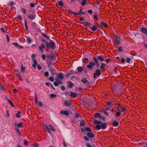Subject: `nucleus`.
<instances>
[{"instance_id": "obj_1", "label": "nucleus", "mask_w": 147, "mask_h": 147, "mask_svg": "<svg viewBox=\"0 0 147 147\" xmlns=\"http://www.w3.org/2000/svg\"><path fill=\"white\" fill-rule=\"evenodd\" d=\"M49 41L50 42H48L46 45L47 49L54 50L56 47L55 43L53 40H50Z\"/></svg>"}, {"instance_id": "obj_2", "label": "nucleus", "mask_w": 147, "mask_h": 147, "mask_svg": "<svg viewBox=\"0 0 147 147\" xmlns=\"http://www.w3.org/2000/svg\"><path fill=\"white\" fill-rule=\"evenodd\" d=\"M93 59L94 62L91 61L89 62V64L86 66V67L90 70H92L93 69V67L96 65V63L99 62L97 58L95 57H93Z\"/></svg>"}, {"instance_id": "obj_3", "label": "nucleus", "mask_w": 147, "mask_h": 147, "mask_svg": "<svg viewBox=\"0 0 147 147\" xmlns=\"http://www.w3.org/2000/svg\"><path fill=\"white\" fill-rule=\"evenodd\" d=\"M27 16L29 19L32 20L35 19L36 16L34 13H32L28 14Z\"/></svg>"}, {"instance_id": "obj_4", "label": "nucleus", "mask_w": 147, "mask_h": 147, "mask_svg": "<svg viewBox=\"0 0 147 147\" xmlns=\"http://www.w3.org/2000/svg\"><path fill=\"white\" fill-rule=\"evenodd\" d=\"M77 73V72H74L73 70H71L69 71H68L66 72V74L65 77L66 78L68 77L70 75H71L72 74H76Z\"/></svg>"}, {"instance_id": "obj_5", "label": "nucleus", "mask_w": 147, "mask_h": 147, "mask_svg": "<svg viewBox=\"0 0 147 147\" xmlns=\"http://www.w3.org/2000/svg\"><path fill=\"white\" fill-rule=\"evenodd\" d=\"M100 113H96L94 115V116L96 118L98 117L100 119H102L103 121H105V118L103 116L100 115Z\"/></svg>"}, {"instance_id": "obj_6", "label": "nucleus", "mask_w": 147, "mask_h": 147, "mask_svg": "<svg viewBox=\"0 0 147 147\" xmlns=\"http://www.w3.org/2000/svg\"><path fill=\"white\" fill-rule=\"evenodd\" d=\"M50 72L52 75L53 76L56 74V69L54 67L52 66H50Z\"/></svg>"}, {"instance_id": "obj_7", "label": "nucleus", "mask_w": 147, "mask_h": 147, "mask_svg": "<svg viewBox=\"0 0 147 147\" xmlns=\"http://www.w3.org/2000/svg\"><path fill=\"white\" fill-rule=\"evenodd\" d=\"M64 105L65 107H69L71 106V108L74 109V107L71 105V103L69 100H66L64 102Z\"/></svg>"}, {"instance_id": "obj_8", "label": "nucleus", "mask_w": 147, "mask_h": 147, "mask_svg": "<svg viewBox=\"0 0 147 147\" xmlns=\"http://www.w3.org/2000/svg\"><path fill=\"white\" fill-rule=\"evenodd\" d=\"M46 47V45H43L42 44H41L38 47L39 50L41 52L43 51V49H44Z\"/></svg>"}, {"instance_id": "obj_9", "label": "nucleus", "mask_w": 147, "mask_h": 147, "mask_svg": "<svg viewBox=\"0 0 147 147\" xmlns=\"http://www.w3.org/2000/svg\"><path fill=\"white\" fill-rule=\"evenodd\" d=\"M141 31L143 34L147 35V29L144 27H142L140 29Z\"/></svg>"}, {"instance_id": "obj_10", "label": "nucleus", "mask_w": 147, "mask_h": 147, "mask_svg": "<svg viewBox=\"0 0 147 147\" xmlns=\"http://www.w3.org/2000/svg\"><path fill=\"white\" fill-rule=\"evenodd\" d=\"M101 129H105L108 127V125L106 123H101Z\"/></svg>"}, {"instance_id": "obj_11", "label": "nucleus", "mask_w": 147, "mask_h": 147, "mask_svg": "<svg viewBox=\"0 0 147 147\" xmlns=\"http://www.w3.org/2000/svg\"><path fill=\"white\" fill-rule=\"evenodd\" d=\"M15 72L20 80H22V79L21 77V74L19 71L18 70H17L15 71Z\"/></svg>"}, {"instance_id": "obj_12", "label": "nucleus", "mask_w": 147, "mask_h": 147, "mask_svg": "<svg viewBox=\"0 0 147 147\" xmlns=\"http://www.w3.org/2000/svg\"><path fill=\"white\" fill-rule=\"evenodd\" d=\"M78 1L80 2L82 6H84L87 3V2L86 0H78Z\"/></svg>"}, {"instance_id": "obj_13", "label": "nucleus", "mask_w": 147, "mask_h": 147, "mask_svg": "<svg viewBox=\"0 0 147 147\" xmlns=\"http://www.w3.org/2000/svg\"><path fill=\"white\" fill-rule=\"evenodd\" d=\"M87 136L88 137L91 139L93 138L94 137V134L90 132L87 133Z\"/></svg>"}, {"instance_id": "obj_14", "label": "nucleus", "mask_w": 147, "mask_h": 147, "mask_svg": "<svg viewBox=\"0 0 147 147\" xmlns=\"http://www.w3.org/2000/svg\"><path fill=\"white\" fill-rule=\"evenodd\" d=\"M81 24H83L84 26H89L90 25V24L89 22L85 21H84V22L81 23Z\"/></svg>"}, {"instance_id": "obj_15", "label": "nucleus", "mask_w": 147, "mask_h": 147, "mask_svg": "<svg viewBox=\"0 0 147 147\" xmlns=\"http://www.w3.org/2000/svg\"><path fill=\"white\" fill-rule=\"evenodd\" d=\"M60 113L61 114H62L63 115H65L66 116H68L69 114L68 112L66 110L65 111H61Z\"/></svg>"}, {"instance_id": "obj_16", "label": "nucleus", "mask_w": 147, "mask_h": 147, "mask_svg": "<svg viewBox=\"0 0 147 147\" xmlns=\"http://www.w3.org/2000/svg\"><path fill=\"white\" fill-rule=\"evenodd\" d=\"M33 63L32 65V67L34 69H35L36 68V67L37 64V61L35 59H33Z\"/></svg>"}, {"instance_id": "obj_17", "label": "nucleus", "mask_w": 147, "mask_h": 147, "mask_svg": "<svg viewBox=\"0 0 147 147\" xmlns=\"http://www.w3.org/2000/svg\"><path fill=\"white\" fill-rule=\"evenodd\" d=\"M97 58L100 61H102L104 60V57L102 55L98 56Z\"/></svg>"}, {"instance_id": "obj_18", "label": "nucleus", "mask_w": 147, "mask_h": 147, "mask_svg": "<svg viewBox=\"0 0 147 147\" xmlns=\"http://www.w3.org/2000/svg\"><path fill=\"white\" fill-rule=\"evenodd\" d=\"M47 58L48 59H50L52 60H55L56 59V58H55V57L53 56H52V55H47Z\"/></svg>"}, {"instance_id": "obj_19", "label": "nucleus", "mask_w": 147, "mask_h": 147, "mask_svg": "<svg viewBox=\"0 0 147 147\" xmlns=\"http://www.w3.org/2000/svg\"><path fill=\"white\" fill-rule=\"evenodd\" d=\"M95 73L96 75V76H99L101 74V72L100 69H97L96 70Z\"/></svg>"}, {"instance_id": "obj_20", "label": "nucleus", "mask_w": 147, "mask_h": 147, "mask_svg": "<svg viewBox=\"0 0 147 147\" xmlns=\"http://www.w3.org/2000/svg\"><path fill=\"white\" fill-rule=\"evenodd\" d=\"M70 93V94L69 95L72 98H75L77 97V94L76 93L72 92H71Z\"/></svg>"}, {"instance_id": "obj_21", "label": "nucleus", "mask_w": 147, "mask_h": 147, "mask_svg": "<svg viewBox=\"0 0 147 147\" xmlns=\"http://www.w3.org/2000/svg\"><path fill=\"white\" fill-rule=\"evenodd\" d=\"M68 87L69 88H71L73 86V83L70 81H67Z\"/></svg>"}, {"instance_id": "obj_22", "label": "nucleus", "mask_w": 147, "mask_h": 147, "mask_svg": "<svg viewBox=\"0 0 147 147\" xmlns=\"http://www.w3.org/2000/svg\"><path fill=\"white\" fill-rule=\"evenodd\" d=\"M99 15V13L97 12H96L93 16L94 18L95 19L97 20H98V16Z\"/></svg>"}, {"instance_id": "obj_23", "label": "nucleus", "mask_w": 147, "mask_h": 147, "mask_svg": "<svg viewBox=\"0 0 147 147\" xmlns=\"http://www.w3.org/2000/svg\"><path fill=\"white\" fill-rule=\"evenodd\" d=\"M49 129L53 131H55L56 130L55 128L51 125H49Z\"/></svg>"}, {"instance_id": "obj_24", "label": "nucleus", "mask_w": 147, "mask_h": 147, "mask_svg": "<svg viewBox=\"0 0 147 147\" xmlns=\"http://www.w3.org/2000/svg\"><path fill=\"white\" fill-rule=\"evenodd\" d=\"M90 28H91L92 30L94 31H96L98 29L97 27L95 25H93L92 27H90Z\"/></svg>"}, {"instance_id": "obj_25", "label": "nucleus", "mask_w": 147, "mask_h": 147, "mask_svg": "<svg viewBox=\"0 0 147 147\" xmlns=\"http://www.w3.org/2000/svg\"><path fill=\"white\" fill-rule=\"evenodd\" d=\"M22 65L21 66V72L24 74L25 73V68L24 67L22 66V64L21 63Z\"/></svg>"}, {"instance_id": "obj_26", "label": "nucleus", "mask_w": 147, "mask_h": 147, "mask_svg": "<svg viewBox=\"0 0 147 147\" xmlns=\"http://www.w3.org/2000/svg\"><path fill=\"white\" fill-rule=\"evenodd\" d=\"M105 66V64L104 63H102L100 67V69L102 71L104 69Z\"/></svg>"}, {"instance_id": "obj_27", "label": "nucleus", "mask_w": 147, "mask_h": 147, "mask_svg": "<svg viewBox=\"0 0 147 147\" xmlns=\"http://www.w3.org/2000/svg\"><path fill=\"white\" fill-rule=\"evenodd\" d=\"M114 127H117L119 125V123L116 121H114L112 123Z\"/></svg>"}, {"instance_id": "obj_28", "label": "nucleus", "mask_w": 147, "mask_h": 147, "mask_svg": "<svg viewBox=\"0 0 147 147\" xmlns=\"http://www.w3.org/2000/svg\"><path fill=\"white\" fill-rule=\"evenodd\" d=\"M78 71L79 73H81L83 70V68L81 66H79L77 67Z\"/></svg>"}, {"instance_id": "obj_29", "label": "nucleus", "mask_w": 147, "mask_h": 147, "mask_svg": "<svg viewBox=\"0 0 147 147\" xmlns=\"http://www.w3.org/2000/svg\"><path fill=\"white\" fill-rule=\"evenodd\" d=\"M42 35L43 37H45L46 38L48 39L49 40H50V38L49 36L47 35L46 34L43 33H42Z\"/></svg>"}, {"instance_id": "obj_30", "label": "nucleus", "mask_w": 147, "mask_h": 147, "mask_svg": "<svg viewBox=\"0 0 147 147\" xmlns=\"http://www.w3.org/2000/svg\"><path fill=\"white\" fill-rule=\"evenodd\" d=\"M81 81L84 84H86L87 82V80L86 78H84L81 79Z\"/></svg>"}, {"instance_id": "obj_31", "label": "nucleus", "mask_w": 147, "mask_h": 147, "mask_svg": "<svg viewBox=\"0 0 147 147\" xmlns=\"http://www.w3.org/2000/svg\"><path fill=\"white\" fill-rule=\"evenodd\" d=\"M58 77L59 79H63V75L61 74H60L58 75Z\"/></svg>"}, {"instance_id": "obj_32", "label": "nucleus", "mask_w": 147, "mask_h": 147, "mask_svg": "<svg viewBox=\"0 0 147 147\" xmlns=\"http://www.w3.org/2000/svg\"><path fill=\"white\" fill-rule=\"evenodd\" d=\"M27 41L28 43H29L32 42V40H31V38L28 37H26Z\"/></svg>"}, {"instance_id": "obj_33", "label": "nucleus", "mask_w": 147, "mask_h": 147, "mask_svg": "<svg viewBox=\"0 0 147 147\" xmlns=\"http://www.w3.org/2000/svg\"><path fill=\"white\" fill-rule=\"evenodd\" d=\"M47 64L48 65V67L49 68H50L51 65H52V62L50 60H49L48 61V62H47Z\"/></svg>"}, {"instance_id": "obj_34", "label": "nucleus", "mask_w": 147, "mask_h": 147, "mask_svg": "<svg viewBox=\"0 0 147 147\" xmlns=\"http://www.w3.org/2000/svg\"><path fill=\"white\" fill-rule=\"evenodd\" d=\"M95 128L97 130H100L101 129V125H96L95 126Z\"/></svg>"}, {"instance_id": "obj_35", "label": "nucleus", "mask_w": 147, "mask_h": 147, "mask_svg": "<svg viewBox=\"0 0 147 147\" xmlns=\"http://www.w3.org/2000/svg\"><path fill=\"white\" fill-rule=\"evenodd\" d=\"M84 129L88 131L91 132L92 130L90 128L88 127H84Z\"/></svg>"}, {"instance_id": "obj_36", "label": "nucleus", "mask_w": 147, "mask_h": 147, "mask_svg": "<svg viewBox=\"0 0 147 147\" xmlns=\"http://www.w3.org/2000/svg\"><path fill=\"white\" fill-rule=\"evenodd\" d=\"M85 122L84 121L82 120L80 122V125L81 126H83L85 124Z\"/></svg>"}, {"instance_id": "obj_37", "label": "nucleus", "mask_w": 147, "mask_h": 147, "mask_svg": "<svg viewBox=\"0 0 147 147\" xmlns=\"http://www.w3.org/2000/svg\"><path fill=\"white\" fill-rule=\"evenodd\" d=\"M101 24L102 26H104L105 27H107L108 25L105 23H104L103 21L101 22Z\"/></svg>"}, {"instance_id": "obj_38", "label": "nucleus", "mask_w": 147, "mask_h": 147, "mask_svg": "<svg viewBox=\"0 0 147 147\" xmlns=\"http://www.w3.org/2000/svg\"><path fill=\"white\" fill-rule=\"evenodd\" d=\"M58 4L59 6L61 7L63 6L64 4L62 1H58Z\"/></svg>"}, {"instance_id": "obj_39", "label": "nucleus", "mask_w": 147, "mask_h": 147, "mask_svg": "<svg viewBox=\"0 0 147 147\" xmlns=\"http://www.w3.org/2000/svg\"><path fill=\"white\" fill-rule=\"evenodd\" d=\"M102 121H98L96 120H94V123L96 124H99L102 123Z\"/></svg>"}, {"instance_id": "obj_40", "label": "nucleus", "mask_w": 147, "mask_h": 147, "mask_svg": "<svg viewBox=\"0 0 147 147\" xmlns=\"http://www.w3.org/2000/svg\"><path fill=\"white\" fill-rule=\"evenodd\" d=\"M23 123L21 122L18 123L17 125V126L19 127H23Z\"/></svg>"}, {"instance_id": "obj_41", "label": "nucleus", "mask_w": 147, "mask_h": 147, "mask_svg": "<svg viewBox=\"0 0 147 147\" xmlns=\"http://www.w3.org/2000/svg\"><path fill=\"white\" fill-rule=\"evenodd\" d=\"M21 112L20 111H19L18 112V113L16 114V117L17 118H20L21 117V116L19 114H20Z\"/></svg>"}, {"instance_id": "obj_42", "label": "nucleus", "mask_w": 147, "mask_h": 147, "mask_svg": "<svg viewBox=\"0 0 147 147\" xmlns=\"http://www.w3.org/2000/svg\"><path fill=\"white\" fill-rule=\"evenodd\" d=\"M118 51L119 52H121L123 51V48L122 47L119 46L118 48Z\"/></svg>"}, {"instance_id": "obj_43", "label": "nucleus", "mask_w": 147, "mask_h": 147, "mask_svg": "<svg viewBox=\"0 0 147 147\" xmlns=\"http://www.w3.org/2000/svg\"><path fill=\"white\" fill-rule=\"evenodd\" d=\"M131 60V59L129 57H127L126 59V62L127 63H130V61Z\"/></svg>"}, {"instance_id": "obj_44", "label": "nucleus", "mask_w": 147, "mask_h": 147, "mask_svg": "<svg viewBox=\"0 0 147 147\" xmlns=\"http://www.w3.org/2000/svg\"><path fill=\"white\" fill-rule=\"evenodd\" d=\"M24 25H25V28L27 30H28V26H27V22L26 20H24Z\"/></svg>"}, {"instance_id": "obj_45", "label": "nucleus", "mask_w": 147, "mask_h": 147, "mask_svg": "<svg viewBox=\"0 0 147 147\" xmlns=\"http://www.w3.org/2000/svg\"><path fill=\"white\" fill-rule=\"evenodd\" d=\"M24 144L25 146L28 145V142L27 140H24Z\"/></svg>"}, {"instance_id": "obj_46", "label": "nucleus", "mask_w": 147, "mask_h": 147, "mask_svg": "<svg viewBox=\"0 0 147 147\" xmlns=\"http://www.w3.org/2000/svg\"><path fill=\"white\" fill-rule=\"evenodd\" d=\"M50 96L51 98H52L56 97L57 95L53 94H51L50 95Z\"/></svg>"}, {"instance_id": "obj_47", "label": "nucleus", "mask_w": 147, "mask_h": 147, "mask_svg": "<svg viewBox=\"0 0 147 147\" xmlns=\"http://www.w3.org/2000/svg\"><path fill=\"white\" fill-rule=\"evenodd\" d=\"M51 55H52V56H53L55 57V58H56V56H55L56 54L55 53L53 52H51Z\"/></svg>"}, {"instance_id": "obj_48", "label": "nucleus", "mask_w": 147, "mask_h": 147, "mask_svg": "<svg viewBox=\"0 0 147 147\" xmlns=\"http://www.w3.org/2000/svg\"><path fill=\"white\" fill-rule=\"evenodd\" d=\"M5 88L2 85L1 83H0V89L3 90Z\"/></svg>"}, {"instance_id": "obj_49", "label": "nucleus", "mask_w": 147, "mask_h": 147, "mask_svg": "<svg viewBox=\"0 0 147 147\" xmlns=\"http://www.w3.org/2000/svg\"><path fill=\"white\" fill-rule=\"evenodd\" d=\"M12 44L13 45H14L16 47H18V46H19V45L16 42L13 43Z\"/></svg>"}, {"instance_id": "obj_50", "label": "nucleus", "mask_w": 147, "mask_h": 147, "mask_svg": "<svg viewBox=\"0 0 147 147\" xmlns=\"http://www.w3.org/2000/svg\"><path fill=\"white\" fill-rule=\"evenodd\" d=\"M120 109H121V112H123L125 111V109L124 107H121Z\"/></svg>"}, {"instance_id": "obj_51", "label": "nucleus", "mask_w": 147, "mask_h": 147, "mask_svg": "<svg viewBox=\"0 0 147 147\" xmlns=\"http://www.w3.org/2000/svg\"><path fill=\"white\" fill-rule=\"evenodd\" d=\"M41 40H42V42H43L45 43V45H46V44H47V43H48V42L47 41V40L45 39H42Z\"/></svg>"}, {"instance_id": "obj_52", "label": "nucleus", "mask_w": 147, "mask_h": 147, "mask_svg": "<svg viewBox=\"0 0 147 147\" xmlns=\"http://www.w3.org/2000/svg\"><path fill=\"white\" fill-rule=\"evenodd\" d=\"M83 138L85 140L87 141H88L89 140V139L86 136L84 137Z\"/></svg>"}, {"instance_id": "obj_53", "label": "nucleus", "mask_w": 147, "mask_h": 147, "mask_svg": "<svg viewBox=\"0 0 147 147\" xmlns=\"http://www.w3.org/2000/svg\"><path fill=\"white\" fill-rule=\"evenodd\" d=\"M17 18L19 19L20 20H22V16L20 15H18L17 16Z\"/></svg>"}, {"instance_id": "obj_54", "label": "nucleus", "mask_w": 147, "mask_h": 147, "mask_svg": "<svg viewBox=\"0 0 147 147\" xmlns=\"http://www.w3.org/2000/svg\"><path fill=\"white\" fill-rule=\"evenodd\" d=\"M14 5V3L13 1H11L10 2L9 4V5L10 6H12Z\"/></svg>"}, {"instance_id": "obj_55", "label": "nucleus", "mask_w": 147, "mask_h": 147, "mask_svg": "<svg viewBox=\"0 0 147 147\" xmlns=\"http://www.w3.org/2000/svg\"><path fill=\"white\" fill-rule=\"evenodd\" d=\"M37 68L39 70H40L42 69V67H41V66L39 65H37Z\"/></svg>"}, {"instance_id": "obj_56", "label": "nucleus", "mask_w": 147, "mask_h": 147, "mask_svg": "<svg viewBox=\"0 0 147 147\" xmlns=\"http://www.w3.org/2000/svg\"><path fill=\"white\" fill-rule=\"evenodd\" d=\"M41 57L43 60H45L46 59V55L45 54L42 55Z\"/></svg>"}, {"instance_id": "obj_57", "label": "nucleus", "mask_w": 147, "mask_h": 147, "mask_svg": "<svg viewBox=\"0 0 147 147\" xmlns=\"http://www.w3.org/2000/svg\"><path fill=\"white\" fill-rule=\"evenodd\" d=\"M21 10L22 12H23L24 13H25L26 12V10L23 8H22L21 9Z\"/></svg>"}, {"instance_id": "obj_58", "label": "nucleus", "mask_w": 147, "mask_h": 147, "mask_svg": "<svg viewBox=\"0 0 147 147\" xmlns=\"http://www.w3.org/2000/svg\"><path fill=\"white\" fill-rule=\"evenodd\" d=\"M75 117H76L77 118H78L79 117H80V114H79L78 113H76V115H75Z\"/></svg>"}, {"instance_id": "obj_59", "label": "nucleus", "mask_w": 147, "mask_h": 147, "mask_svg": "<svg viewBox=\"0 0 147 147\" xmlns=\"http://www.w3.org/2000/svg\"><path fill=\"white\" fill-rule=\"evenodd\" d=\"M53 84H54V86H57L59 85V83L56 82H54Z\"/></svg>"}, {"instance_id": "obj_60", "label": "nucleus", "mask_w": 147, "mask_h": 147, "mask_svg": "<svg viewBox=\"0 0 147 147\" xmlns=\"http://www.w3.org/2000/svg\"><path fill=\"white\" fill-rule=\"evenodd\" d=\"M44 74L45 76H48L49 75V73L48 71H46L44 73Z\"/></svg>"}, {"instance_id": "obj_61", "label": "nucleus", "mask_w": 147, "mask_h": 147, "mask_svg": "<svg viewBox=\"0 0 147 147\" xmlns=\"http://www.w3.org/2000/svg\"><path fill=\"white\" fill-rule=\"evenodd\" d=\"M39 145V144L38 143H36L34 144L33 146L34 147H38Z\"/></svg>"}, {"instance_id": "obj_62", "label": "nucleus", "mask_w": 147, "mask_h": 147, "mask_svg": "<svg viewBox=\"0 0 147 147\" xmlns=\"http://www.w3.org/2000/svg\"><path fill=\"white\" fill-rule=\"evenodd\" d=\"M38 104L40 107H41L42 106V104L41 101H39Z\"/></svg>"}, {"instance_id": "obj_63", "label": "nucleus", "mask_w": 147, "mask_h": 147, "mask_svg": "<svg viewBox=\"0 0 147 147\" xmlns=\"http://www.w3.org/2000/svg\"><path fill=\"white\" fill-rule=\"evenodd\" d=\"M49 79L50 80V81L51 82H53L54 81V80L52 77H49Z\"/></svg>"}, {"instance_id": "obj_64", "label": "nucleus", "mask_w": 147, "mask_h": 147, "mask_svg": "<svg viewBox=\"0 0 147 147\" xmlns=\"http://www.w3.org/2000/svg\"><path fill=\"white\" fill-rule=\"evenodd\" d=\"M86 146L87 147H92L91 145L88 143H87L86 144Z\"/></svg>"}]
</instances>
